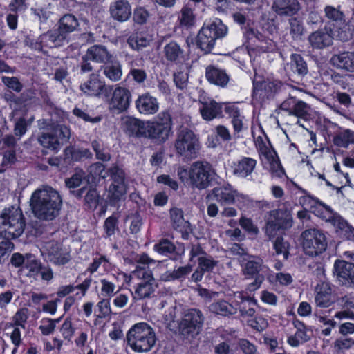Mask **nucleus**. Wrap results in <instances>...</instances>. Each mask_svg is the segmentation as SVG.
I'll use <instances>...</instances> for the list:
<instances>
[{
  "label": "nucleus",
  "instance_id": "nucleus-1",
  "mask_svg": "<svg viewBox=\"0 0 354 354\" xmlns=\"http://www.w3.org/2000/svg\"><path fill=\"white\" fill-rule=\"evenodd\" d=\"M30 203L32 212L37 217L53 220L61 209L62 199L57 190L50 187H44L32 194Z\"/></svg>",
  "mask_w": 354,
  "mask_h": 354
},
{
  "label": "nucleus",
  "instance_id": "nucleus-2",
  "mask_svg": "<svg viewBox=\"0 0 354 354\" xmlns=\"http://www.w3.org/2000/svg\"><path fill=\"white\" fill-rule=\"evenodd\" d=\"M130 348L136 353H146L151 350L156 342L153 329L145 322L134 324L127 334Z\"/></svg>",
  "mask_w": 354,
  "mask_h": 354
},
{
  "label": "nucleus",
  "instance_id": "nucleus-3",
  "mask_svg": "<svg viewBox=\"0 0 354 354\" xmlns=\"http://www.w3.org/2000/svg\"><path fill=\"white\" fill-rule=\"evenodd\" d=\"M154 261L150 259L147 254H142L138 261L136 269L132 272L133 279H142L143 281L138 283L134 291V298L142 299L149 297L155 290L154 279L151 271L149 269L148 265L153 263Z\"/></svg>",
  "mask_w": 354,
  "mask_h": 354
},
{
  "label": "nucleus",
  "instance_id": "nucleus-4",
  "mask_svg": "<svg viewBox=\"0 0 354 354\" xmlns=\"http://www.w3.org/2000/svg\"><path fill=\"white\" fill-rule=\"evenodd\" d=\"M183 173L188 174L191 186L198 189L207 188L216 176L212 165L206 161L193 162L187 172L183 169H179L178 175L180 178H183Z\"/></svg>",
  "mask_w": 354,
  "mask_h": 354
},
{
  "label": "nucleus",
  "instance_id": "nucleus-5",
  "mask_svg": "<svg viewBox=\"0 0 354 354\" xmlns=\"http://www.w3.org/2000/svg\"><path fill=\"white\" fill-rule=\"evenodd\" d=\"M24 220L18 207L5 208L0 214V234L7 238L19 236L24 230Z\"/></svg>",
  "mask_w": 354,
  "mask_h": 354
},
{
  "label": "nucleus",
  "instance_id": "nucleus-6",
  "mask_svg": "<svg viewBox=\"0 0 354 354\" xmlns=\"http://www.w3.org/2000/svg\"><path fill=\"white\" fill-rule=\"evenodd\" d=\"M227 27L219 19L205 23L199 31L197 44L205 53L210 52L216 39L222 38L227 34Z\"/></svg>",
  "mask_w": 354,
  "mask_h": 354
},
{
  "label": "nucleus",
  "instance_id": "nucleus-7",
  "mask_svg": "<svg viewBox=\"0 0 354 354\" xmlns=\"http://www.w3.org/2000/svg\"><path fill=\"white\" fill-rule=\"evenodd\" d=\"M175 148L180 156L195 158L201 149L199 137L191 129L183 128L177 133Z\"/></svg>",
  "mask_w": 354,
  "mask_h": 354
},
{
  "label": "nucleus",
  "instance_id": "nucleus-8",
  "mask_svg": "<svg viewBox=\"0 0 354 354\" xmlns=\"http://www.w3.org/2000/svg\"><path fill=\"white\" fill-rule=\"evenodd\" d=\"M303 250L306 255L315 257L324 252L327 247L326 238L317 229H308L301 235Z\"/></svg>",
  "mask_w": 354,
  "mask_h": 354
},
{
  "label": "nucleus",
  "instance_id": "nucleus-9",
  "mask_svg": "<svg viewBox=\"0 0 354 354\" xmlns=\"http://www.w3.org/2000/svg\"><path fill=\"white\" fill-rule=\"evenodd\" d=\"M171 118L168 112H162L154 122H145L144 137L166 140L171 131Z\"/></svg>",
  "mask_w": 354,
  "mask_h": 354
},
{
  "label": "nucleus",
  "instance_id": "nucleus-10",
  "mask_svg": "<svg viewBox=\"0 0 354 354\" xmlns=\"http://www.w3.org/2000/svg\"><path fill=\"white\" fill-rule=\"evenodd\" d=\"M71 136L70 129L64 125L57 124L48 133H44L39 138V143L46 149L57 152L62 145L68 141Z\"/></svg>",
  "mask_w": 354,
  "mask_h": 354
},
{
  "label": "nucleus",
  "instance_id": "nucleus-11",
  "mask_svg": "<svg viewBox=\"0 0 354 354\" xmlns=\"http://www.w3.org/2000/svg\"><path fill=\"white\" fill-rule=\"evenodd\" d=\"M240 261L244 275L249 277H255L254 281L249 286L250 290L259 288L264 279V277L259 273L266 272L268 270V268L263 264V259L257 256L247 255V257H244Z\"/></svg>",
  "mask_w": 354,
  "mask_h": 354
},
{
  "label": "nucleus",
  "instance_id": "nucleus-12",
  "mask_svg": "<svg viewBox=\"0 0 354 354\" xmlns=\"http://www.w3.org/2000/svg\"><path fill=\"white\" fill-rule=\"evenodd\" d=\"M256 143L262 156L264 167L269 171L272 177L282 178L285 175V171L276 151L264 144L261 137L257 138Z\"/></svg>",
  "mask_w": 354,
  "mask_h": 354
},
{
  "label": "nucleus",
  "instance_id": "nucleus-13",
  "mask_svg": "<svg viewBox=\"0 0 354 354\" xmlns=\"http://www.w3.org/2000/svg\"><path fill=\"white\" fill-rule=\"evenodd\" d=\"M204 322L201 311L197 309L187 310L180 322L179 328L184 335L194 336L199 333Z\"/></svg>",
  "mask_w": 354,
  "mask_h": 354
},
{
  "label": "nucleus",
  "instance_id": "nucleus-14",
  "mask_svg": "<svg viewBox=\"0 0 354 354\" xmlns=\"http://www.w3.org/2000/svg\"><path fill=\"white\" fill-rule=\"evenodd\" d=\"M270 216V218H268L266 226V232L269 236H274L276 230H286L292 226V216L290 211L283 209L272 211Z\"/></svg>",
  "mask_w": 354,
  "mask_h": 354
},
{
  "label": "nucleus",
  "instance_id": "nucleus-15",
  "mask_svg": "<svg viewBox=\"0 0 354 354\" xmlns=\"http://www.w3.org/2000/svg\"><path fill=\"white\" fill-rule=\"evenodd\" d=\"M80 89L88 95L104 96L109 104L108 111H111V98H109L108 88L104 82L100 79V75L91 74L89 79L80 85Z\"/></svg>",
  "mask_w": 354,
  "mask_h": 354
},
{
  "label": "nucleus",
  "instance_id": "nucleus-16",
  "mask_svg": "<svg viewBox=\"0 0 354 354\" xmlns=\"http://www.w3.org/2000/svg\"><path fill=\"white\" fill-rule=\"evenodd\" d=\"M127 185L125 174L122 169L118 167L112 168V206L116 203L118 206L124 199Z\"/></svg>",
  "mask_w": 354,
  "mask_h": 354
},
{
  "label": "nucleus",
  "instance_id": "nucleus-17",
  "mask_svg": "<svg viewBox=\"0 0 354 354\" xmlns=\"http://www.w3.org/2000/svg\"><path fill=\"white\" fill-rule=\"evenodd\" d=\"M253 85V97L257 100L272 96L279 90L281 83L279 82L259 80V77L255 76Z\"/></svg>",
  "mask_w": 354,
  "mask_h": 354
},
{
  "label": "nucleus",
  "instance_id": "nucleus-18",
  "mask_svg": "<svg viewBox=\"0 0 354 354\" xmlns=\"http://www.w3.org/2000/svg\"><path fill=\"white\" fill-rule=\"evenodd\" d=\"M210 196H212L221 204L235 203L245 198L230 185L214 188Z\"/></svg>",
  "mask_w": 354,
  "mask_h": 354
},
{
  "label": "nucleus",
  "instance_id": "nucleus-19",
  "mask_svg": "<svg viewBox=\"0 0 354 354\" xmlns=\"http://www.w3.org/2000/svg\"><path fill=\"white\" fill-rule=\"evenodd\" d=\"M334 273L343 284L350 286L354 283V263L337 260L334 263Z\"/></svg>",
  "mask_w": 354,
  "mask_h": 354
},
{
  "label": "nucleus",
  "instance_id": "nucleus-20",
  "mask_svg": "<svg viewBox=\"0 0 354 354\" xmlns=\"http://www.w3.org/2000/svg\"><path fill=\"white\" fill-rule=\"evenodd\" d=\"M56 26V30L62 38L66 41L68 35L77 30L80 24L74 15L67 13L60 17Z\"/></svg>",
  "mask_w": 354,
  "mask_h": 354
},
{
  "label": "nucleus",
  "instance_id": "nucleus-21",
  "mask_svg": "<svg viewBox=\"0 0 354 354\" xmlns=\"http://www.w3.org/2000/svg\"><path fill=\"white\" fill-rule=\"evenodd\" d=\"M257 160L250 157H243L234 161L231 165L232 174L239 178H247L254 171Z\"/></svg>",
  "mask_w": 354,
  "mask_h": 354
},
{
  "label": "nucleus",
  "instance_id": "nucleus-22",
  "mask_svg": "<svg viewBox=\"0 0 354 354\" xmlns=\"http://www.w3.org/2000/svg\"><path fill=\"white\" fill-rule=\"evenodd\" d=\"M333 39V31L327 28L318 30L311 33L308 41L314 48H323L332 44Z\"/></svg>",
  "mask_w": 354,
  "mask_h": 354
},
{
  "label": "nucleus",
  "instance_id": "nucleus-23",
  "mask_svg": "<svg viewBox=\"0 0 354 354\" xmlns=\"http://www.w3.org/2000/svg\"><path fill=\"white\" fill-rule=\"evenodd\" d=\"M272 8L278 15L292 16L300 10L298 0H274Z\"/></svg>",
  "mask_w": 354,
  "mask_h": 354
},
{
  "label": "nucleus",
  "instance_id": "nucleus-24",
  "mask_svg": "<svg viewBox=\"0 0 354 354\" xmlns=\"http://www.w3.org/2000/svg\"><path fill=\"white\" fill-rule=\"evenodd\" d=\"M330 64L335 68L354 73V53L343 52L335 54L330 58Z\"/></svg>",
  "mask_w": 354,
  "mask_h": 354
},
{
  "label": "nucleus",
  "instance_id": "nucleus-25",
  "mask_svg": "<svg viewBox=\"0 0 354 354\" xmlns=\"http://www.w3.org/2000/svg\"><path fill=\"white\" fill-rule=\"evenodd\" d=\"M201 102L203 107L199 111H239L243 109L241 102L217 103L210 98H202Z\"/></svg>",
  "mask_w": 354,
  "mask_h": 354
},
{
  "label": "nucleus",
  "instance_id": "nucleus-26",
  "mask_svg": "<svg viewBox=\"0 0 354 354\" xmlns=\"http://www.w3.org/2000/svg\"><path fill=\"white\" fill-rule=\"evenodd\" d=\"M315 302L317 306L327 308L332 304L331 288L328 283H318L315 290Z\"/></svg>",
  "mask_w": 354,
  "mask_h": 354
},
{
  "label": "nucleus",
  "instance_id": "nucleus-27",
  "mask_svg": "<svg viewBox=\"0 0 354 354\" xmlns=\"http://www.w3.org/2000/svg\"><path fill=\"white\" fill-rule=\"evenodd\" d=\"M65 41H66L62 38L55 28L49 30L39 36L41 51H44V48H53L62 46Z\"/></svg>",
  "mask_w": 354,
  "mask_h": 354
},
{
  "label": "nucleus",
  "instance_id": "nucleus-28",
  "mask_svg": "<svg viewBox=\"0 0 354 354\" xmlns=\"http://www.w3.org/2000/svg\"><path fill=\"white\" fill-rule=\"evenodd\" d=\"M170 216L174 229L180 232L184 239H187L190 231V224L184 219L183 211L178 208L171 209Z\"/></svg>",
  "mask_w": 354,
  "mask_h": 354
},
{
  "label": "nucleus",
  "instance_id": "nucleus-29",
  "mask_svg": "<svg viewBox=\"0 0 354 354\" xmlns=\"http://www.w3.org/2000/svg\"><path fill=\"white\" fill-rule=\"evenodd\" d=\"M131 93L124 87L115 89L112 96L113 107L118 111H126L130 104Z\"/></svg>",
  "mask_w": 354,
  "mask_h": 354
},
{
  "label": "nucleus",
  "instance_id": "nucleus-30",
  "mask_svg": "<svg viewBox=\"0 0 354 354\" xmlns=\"http://www.w3.org/2000/svg\"><path fill=\"white\" fill-rule=\"evenodd\" d=\"M297 328L296 333L288 337V344L292 347H298L300 344L308 342L310 339V331L301 322H295Z\"/></svg>",
  "mask_w": 354,
  "mask_h": 354
},
{
  "label": "nucleus",
  "instance_id": "nucleus-31",
  "mask_svg": "<svg viewBox=\"0 0 354 354\" xmlns=\"http://www.w3.org/2000/svg\"><path fill=\"white\" fill-rule=\"evenodd\" d=\"M304 200L308 201L313 212L317 216L326 220L330 219L333 217L332 208L320 201L318 198L306 196L304 198Z\"/></svg>",
  "mask_w": 354,
  "mask_h": 354
},
{
  "label": "nucleus",
  "instance_id": "nucleus-32",
  "mask_svg": "<svg viewBox=\"0 0 354 354\" xmlns=\"http://www.w3.org/2000/svg\"><path fill=\"white\" fill-rule=\"evenodd\" d=\"M122 125L129 136H144L145 122L135 118L125 117L122 118Z\"/></svg>",
  "mask_w": 354,
  "mask_h": 354
},
{
  "label": "nucleus",
  "instance_id": "nucleus-33",
  "mask_svg": "<svg viewBox=\"0 0 354 354\" xmlns=\"http://www.w3.org/2000/svg\"><path fill=\"white\" fill-rule=\"evenodd\" d=\"M92 62L95 63H106L111 59V54L107 48L99 44L89 47L85 53Z\"/></svg>",
  "mask_w": 354,
  "mask_h": 354
},
{
  "label": "nucleus",
  "instance_id": "nucleus-34",
  "mask_svg": "<svg viewBox=\"0 0 354 354\" xmlns=\"http://www.w3.org/2000/svg\"><path fill=\"white\" fill-rule=\"evenodd\" d=\"M206 78L213 84L224 87L229 82V76L225 71L209 66L206 69Z\"/></svg>",
  "mask_w": 354,
  "mask_h": 354
},
{
  "label": "nucleus",
  "instance_id": "nucleus-35",
  "mask_svg": "<svg viewBox=\"0 0 354 354\" xmlns=\"http://www.w3.org/2000/svg\"><path fill=\"white\" fill-rule=\"evenodd\" d=\"M131 15V8L127 0H115L112 8V17L119 21H127Z\"/></svg>",
  "mask_w": 354,
  "mask_h": 354
},
{
  "label": "nucleus",
  "instance_id": "nucleus-36",
  "mask_svg": "<svg viewBox=\"0 0 354 354\" xmlns=\"http://www.w3.org/2000/svg\"><path fill=\"white\" fill-rule=\"evenodd\" d=\"M209 308L212 313L221 316L235 315L238 310L236 305L230 304L223 299H220L212 303Z\"/></svg>",
  "mask_w": 354,
  "mask_h": 354
},
{
  "label": "nucleus",
  "instance_id": "nucleus-37",
  "mask_svg": "<svg viewBox=\"0 0 354 354\" xmlns=\"http://www.w3.org/2000/svg\"><path fill=\"white\" fill-rule=\"evenodd\" d=\"M152 39V36L149 33L140 32L131 35L127 41L131 48L138 50L149 46Z\"/></svg>",
  "mask_w": 354,
  "mask_h": 354
},
{
  "label": "nucleus",
  "instance_id": "nucleus-38",
  "mask_svg": "<svg viewBox=\"0 0 354 354\" xmlns=\"http://www.w3.org/2000/svg\"><path fill=\"white\" fill-rule=\"evenodd\" d=\"M136 106L139 111H157L159 103L155 97L149 93H145L136 100Z\"/></svg>",
  "mask_w": 354,
  "mask_h": 354
},
{
  "label": "nucleus",
  "instance_id": "nucleus-39",
  "mask_svg": "<svg viewBox=\"0 0 354 354\" xmlns=\"http://www.w3.org/2000/svg\"><path fill=\"white\" fill-rule=\"evenodd\" d=\"M333 142L335 146L346 149L354 144V131L348 129L340 131L333 136Z\"/></svg>",
  "mask_w": 354,
  "mask_h": 354
},
{
  "label": "nucleus",
  "instance_id": "nucleus-40",
  "mask_svg": "<svg viewBox=\"0 0 354 354\" xmlns=\"http://www.w3.org/2000/svg\"><path fill=\"white\" fill-rule=\"evenodd\" d=\"M192 270L191 265L178 267L174 270H168L160 275V279L163 281H172L185 278Z\"/></svg>",
  "mask_w": 354,
  "mask_h": 354
},
{
  "label": "nucleus",
  "instance_id": "nucleus-41",
  "mask_svg": "<svg viewBox=\"0 0 354 354\" xmlns=\"http://www.w3.org/2000/svg\"><path fill=\"white\" fill-rule=\"evenodd\" d=\"M41 263L31 254H27V259L25 266L21 268V272L29 277L36 278L39 275Z\"/></svg>",
  "mask_w": 354,
  "mask_h": 354
},
{
  "label": "nucleus",
  "instance_id": "nucleus-42",
  "mask_svg": "<svg viewBox=\"0 0 354 354\" xmlns=\"http://www.w3.org/2000/svg\"><path fill=\"white\" fill-rule=\"evenodd\" d=\"M178 21L180 25L183 27L191 28L194 26L196 24V18L193 10L188 6H183L180 11Z\"/></svg>",
  "mask_w": 354,
  "mask_h": 354
},
{
  "label": "nucleus",
  "instance_id": "nucleus-43",
  "mask_svg": "<svg viewBox=\"0 0 354 354\" xmlns=\"http://www.w3.org/2000/svg\"><path fill=\"white\" fill-rule=\"evenodd\" d=\"M163 52L168 61L175 62L182 56L183 50L176 41H171L165 45Z\"/></svg>",
  "mask_w": 354,
  "mask_h": 354
},
{
  "label": "nucleus",
  "instance_id": "nucleus-44",
  "mask_svg": "<svg viewBox=\"0 0 354 354\" xmlns=\"http://www.w3.org/2000/svg\"><path fill=\"white\" fill-rule=\"evenodd\" d=\"M289 25L291 37L295 40L301 39L305 32L302 20L297 17L291 18L289 20Z\"/></svg>",
  "mask_w": 354,
  "mask_h": 354
},
{
  "label": "nucleus",
  "instance_id": "nucleus-45",
  "mask_svg": "<svg viewBox=\"0 0 354 354\" xmlns=\"http://www.w3.org/2000/svg\"><path fill=\"white\" fill-rule=\"evenodd\" d=\"M290 67L294 73L299 75H304L308 72L306 63L299 54H292L290 57Z\"/></svg>",
  "mask_w": 354,
  "mask_h": 354
},
{
  "label": "nucleus",
  "instance_id": "nucleus-46",
  "mask_svg": "<svg viewBox=\"0 0 354 354\" xmlns=\"http://www.w3.org/2000/svg\"><path fill=\"white\" fill-rule=\"evenodd\" d=\"M3 98L12 111H21V109L26 106L21 95H16L10 91L4 93Z\"/></svg>",
  "mask_w": 354,
  "mask_h": 354
},
{
  "label": "nucleus",
  "instance_id": "nucleus-47",
  "mask_svg": "<svg viewBox=\"0 0 354 354\" xmlns=\"http://www.w3.org/2000/svg\"><path fill=\"white\" fill-rule=\"evenodd\" d=\"M324 15L330 21L339 24L344 22V15L339 6H326L324 8Z\"/></svg>",
  "mask_w": 354,
  "mask_h": 354
},
{
  "label": "nucleus",
  "instance_id": "nucleus-48",
  "mask_svg": "<svg viewBox=\"0 0 354 354\" xmlns=\"http://www.w3.org/2000/svg\"><path fill=\"white\" fill-rule=\"evenodd\" d=\"M282 111H304L308 109L307 104L302 101L291 97L286 100L281 105Z\"/></svg>",
  "mask_w": 354,
  "mask_h": 354
},
{
  "label": "nucleus",
  "instance_id": "nucleus-49",
  "mask_svg": "<svg viewBox=\"0 0 354 354\" xmlns=\"http://www.w3.org/2000/svg\"><path fill=\"white\" fill-rule=\"evenodd\" d=\"M6 328H10L11 331L8 333L12 344L14 346H19L22 343V327L14 326L12 324H7Z\"/></svg>",
  "mask_w": 354,
  "mask_h": 354
},
{
  "label": "nucleus",
  "instance_id": "nucleus-50",
  "mask_svg": "<svg viewBox=\"0 0 354 354\" xmlns=\"http://www.w3.org/2000/svg\"><path fill=\"white\" fill-rule=\"evenodd\" d=\"M198 268L203 272H211L218 264V261H215L212 257L206 254L203 257H201L198 261Z\"/></svg>",
  "mask_w": 354,
  "mask_h": 354
},
{
  "label": "nucleus",
  "instance_id": "nucleus-51",
  "mask_svg": "<svg viewBox=\"0 0 354 354\" xmlns=\"http://www.w3.org/2000/svg\"><path fill=\"white\" fill-rule=\"evenodd\" d=\"M274 249L277 255L282 254L284 259H287L289 254V243L281 237L276 239L274 243Z\"/></svg>",
  "mask_w": 354,
  "mask_h": 354
},
{
  "label": "nucleus",
  "instance_id": "nucleus-52",
  "mask_svg": "<svg viewBox=\"0 0 354 354\" xmlns=\"http://www.w3.org/2000/svg\"><path fill=\"white\" fill-rule=\"evenodd\" d=\"M62 248L60 245L55 241H50L48 243H45L41 248V252L43 255H46L48 257L50 260L53 256L57 255V252H58Z\"/></svg>",
  "mask_w": 354,
  "mask_h": 354
},
{
  "label": "nucleus",
  "instance_id": "nucleus-53",
  "mask_svg": "<svg viewBox=\"0 0 354 354\" xmlns=\"http://www.w3.org/2000/svg\"><path fill=\"white\" fill-rule=\"evenodd\" d=\"M59 319H43L41 321V324L39 327L41 333L44 335H48L51 334L55 329L56 324L59 322Z\"/></svg>",
  "mask_w": 354,
  "mask_h": 354
},
{
  "label": "nucleus",
  "instance_id": "nucleus-54",
  "mask_svg": "<svg viewBox=\"0 0 354 354\" xmlns=\"http://www.w3.org/2000/svg\"><path fill=\"white\" fill-rule=\"evenodd\" d=\"M354 346V339L352 338H339L334 342V349L336 352H344Z\"/></svg>",
  "mask_w": 354,
  "mask_h": 354
},
{
  "label": "nucleus",
  "instance_id": "nucleus-55",
  "mask_svg": "<svg viewBox=\"0 0 354 354\" xmlns=\"http://www.w3.org/2000/svg\"><path fill=\"white\" fill-rule=\"evenodd\" d=\"M28 319V310L26 308H21L17 311L15 315L12 317V325L22 327L25 329V324Z\"/></svg>",
  "mask_w": 354,
  "mask_h": 354
},
{
  "label": "nucleus",
  "instance_id": "nucleus-56",
  "mask_svg": "<svg viewBox=\"0 0 354 354\" xmlns=\"http://www.w3.org/2000/svg\"><path fill=\"white\" fill-rule=\"evenodd\" d=\"M154 250L161 254L172 253L175 250L174 245L168 240H162L154 245Z\"/></svg>",
  "mask_w": 354,
  "mask_h": 354
},
{
  "label": "nucleus",
  "instance_id": "nucleus-57",
  "mask_svg": "<svg viewBox=\"0 0 354 354\" xmlns=\"http://www.w3.org/2000/svg\"><path fill=\"white\" fill-rule=\"evenodd\" d=\"M232 124L234 128V134L240 133L243 129H246L248 128L247 123L244 121V117L241 115L239 112H236L233 115Z\"/></svg>",
  "mask_w": 354,
  "mask_h": 354
},
{
  "label": "nucleus",
  "instance_id": "nucleus-58",
  "mask_svg": "<svg viewBox=\"0 0 354 354\" xmlns=\"http://www.w3.org/2000/svg\"><path fill=\"white\" fill-rule=\"evenodd\" d=\"M2 81L9 88L17 93L23 88V84L16 77H3Z\"/></svg>",
  "mask_w": 354,
  "mask_h": 354
},
{
  "label": "nucleus",
  "instance_id": "nucleus-59",
  "mask_svg": "<svg viewBox=\"0 0 354 354\" xmlns=\"http://www.w3.org/2000/svg\"><path fill=\"white\" fill-rule=\"evenodd\" d=\"M240 350L243 354H256L257 347L256 346L245 339H239L238 343Z\"/></svg>",
  "mask_w": 354,
  "mask_h": 354
},
{
  "label": "nucleus",
  "instance_id": "nucleus-60",
  "mask_svg": "<svg viewBox=\"0 0 354 354\" xmlns=\"http://www.w3.org/2000/svg\"><path fill=\"white\" fill-rule=\"evenodd\" d=\"M70 260L69 252L66 250H60L57 255L53 256L49 261L57 265H64Z\"/></svg>",
  "mask_w": 354,
  "mask_h": 354
},
{
  "label": "nucleus",
  "instance_id": "nucleus-61",
  "mask_svg": "<svg viewBox=\"0 0 354 354\" xmlns=\"http://www.w3.org/2000/svg\"><path fill=\"white\" fill-rule=\"evenodd\" d=\"M149 14L148 11L142 7L135 9L133 12V20L139 24H143L147 22Z\"/></svg>",
  "mask_w": 354,
  "mask_h": 354
},
{
  "label": "nucleus",
  "instance_id": "nucleus-62",
  "mask_svg": "<svg viewBox=\"0 0 354 354\" xmlns=\"http://www.w3.org/2000/svg\"><path fill=\"white\" fill-rule=\"evenodd\" d=\"M60 332L66 339H70L75 332L74 328L72 326V322L70 319H66L62 325Z\"/></svg>",
  "mask_w": 354,
  "mask_h": 354
},
{
  "label": "nucleus",
  "instance_id": "nucleus-63",
  "mask_svg": "<svg viewBox=\"0 0 354 354\" xmlns=\"http://www.w3.org/2000/svg\"><path fill=\"white\" fill-rule=\"evenodd\" d=\"M83 173L82 171L75 174L72 177L66 180V185L68 188H76L82 184Z\"/></svg>",
  "mask_w": 354,
  "mask_h": 354
},
{
  "label": "nucleus",
  "instance_id": "nucleus-64",
  "mask_svg": "<svg viewBox=\"0 0 354 354\" xmlns=\"http://www.w3.org/2000/svg\"><path fill=\"white\" fill-rule=\"evenodd\" d=\"M12 249L13 245L11 242L5 241L0 243V262L4 261L8 257Z\"/></svg>",
  "mask_w": 354,
  "mask_h": 354
}]
</instances>
